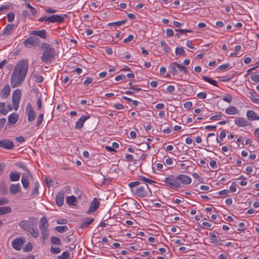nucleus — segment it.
<instances>
[{
	"mask_svg": "<svg viewBox=\"0 0 259 259\" xmlns=\"http://www.w3.org/2000/svg\"><path fill=\"white\" fill-rule=\"evenodd\" d=\"M61 251V249L59 247H53L51 246V252L52 253L57 254L59 253Z\"/></svg>",
	"mask_w": 259,
	"mask_h": 259,
	"instance_id": "nucleus-54",
	"label": "nucleus"
},
{
	"mask_svg": "<svg viewBox=\"0 0 259 259\" xmlns=\"http://www.w3.org/2000/svg\"><path fill=\"white\" fill-rule=\"evenodd\" d=\"M14 24H8L7 26L4 28V30L3 31V35L8 36L10 35L11 33L12 30L14 28Z\"/></svg>",
	"mask_w": 259,
	"mask_h": 259,
	"instance_id": "nucleus-24",
	"label": "nucleus"
},
{
	"mask_svg": "<svg viewBox=\"0 0 259 259\" xmlns=\"http://www.w3.org/2000/svg\"><path fill=\"white\" fill-rule=\"evenodd\" d=\"M40 44V39L36 37L30 36L23 42V44L27 48L37 47Z\"/></svg>",
	"mask_w": 259,
	"mask_h": 259,
	"instance_id": "nucleus-5",
	"label": "nucleus"
},
{
	"mask_svg": "<svg viewBox=\"0 0 259 259\" xmlns=\"http://www.w3.org/2000/svg\"><path fill=\"white\" fill-rule=\"evenodd\" d=\"M28 68L27 60H22L16 65L11 78L12 88L18 87L22 84L26 75Z\"/></svg>",
	"mask_w": 259,
	"mask_h": 259,
	"instance_id": "nucleus-1",
	"label": "nucleus"
},
{
	"mask_svg": "<svg viewBox=\"0 0 259 259\" xmlns=\"http://www.w3.org/2000/svg\"><path fill=\"white\" fill-rule=\"evenodd\" d=\"M33 245L31 243L28 242L23 249L24 252L30 251L32 250Z\"/></svg>",
	"mask_w": 259,
	"mask_h": 259,
	"instance_id": "nucleus-47",
	"label": "nucleus"
},
{
	"mask_svg": "<svg viewBox=\"0 0 259 259\" xmlns=\"http://www.w3.org/2000/svg\"><path fill=\"white\" fill-rule=\"evenodd\" d=\"M90 117V116L88 115L82 116L76 122L75 128L78 130L81 128L84 122Z\"/></svg>",
	"mask_w": 259,
	"mask_h": 259,
	"instance_id": "nucleus-18",
	"label": "nucleus"
},
{
	"mask_svg": "<svg viewBox=\"0 0 259 259\" xmlns=\"http://www.w3.org/2000/svg\"><path fill=\"white\" fill-rule=\"evenodd\" d=\"M235 123L239 126L244 127L249 125V122L244 118L237 117L235 119Z\"/></svg>",
	"mask_w": 259,
	"mask_h": 259,
	"instance_id": "nucleus-19",
	"label": "nucleus"
},
{
	"mask_svg": "<svg viewBox=\"0 0 259 259\" xmlns=\"http://www.w3.org/2000/svg\"><path fill=\"white\" fill-rule=\"evenodd\" d=\"M68 230V228L67 226H57L55 228V230L59 233H63Z\"/></svg>",
	"mask_w": 259,
	"mask_h": 259,
	"instance_id": "nucleus-39",
	"label": "nucleus"
},
{
	"mask_svg": "<svg viewBox=\"0 0 259 259\" xmlns=\"http://www.w3.org/2000/svg\"><path fill=\"white\" fill-rule=\"evenodd\" d=\"M140 184H141V183L140 182V181H135V182L130 183L129 184L128 186L131 188H132L133 187H136V186H137V187H138L139 186L141 185Z\"/></svg>",
	"mask_w": 259,
	"mask_h": 259,
	"instance_id": "nucleus-53",
	"label": "nucleus"
},
{
	"mask_svg": "<svg viewBox=\"0 0 259 259\" xmlns=\"http://www.w3.org/2000/svg\"><path fill=\"white\" fill-rule=\"evenodd\" d=\"M39 186V183L38 182H36L34 184V187L31 194V196H32L33 197H35L36 196L38 193Z\"/></svg>",
	"mask_w": 259,
	"mask_h": 259,
	"instance_id": "nucleus-34",
	"label": "nucleus"
},
{
	"mask_svg": "<svg viewBox=\"0 0 259 259\" xmlns=\"http://www.w3.org/2000/svg\"><path fill=\"white\" fill-rule=\"evenodd\" d=\"M229 64L227 63V64H223V65L220 66L218 67V69L222 70V71H225L229 67Z\"/></svg>",
	"mask_w": 259,
	"mask_h": 259,
	"instance_id": "nucleus-60",
	"label": "nucleus"
},
{
	"mask_svg": "<svg viewBox=\"0 0 259 259\" xmlns=\"http://www.w3.org/2000/svg\"><path fill=\"white\" fill-rule=\"evenodd\" d=\"M178 63L176 62H173L170 64V68L171 72L174 75L178 74V70L177 69Z\"/></svg>",
	"mask_w": 259,
	"mask_h": 259,
	"instance_id": "nucleus-33",
	"label": "nucleus"
},
{
	"mask_svg": "<svg viewBox=\"0 0 259 259\" xmlns=\"http://www.w3.org/2000/svg\"><path fill=\"white\" fill-rule=\"evenodd\" d=\"M251 79L253 81L256 82H259V75L258 74H253L251 76Z\"/></svg>",
	"mask_w": 259,
	"mask_h": 259,
	"instance_id": "nucleus-59",
	"label": "nucleus"
},
{
	"mask_svg": "<svg viewBox=\"0 0 259 259\" xmlns=\"http://www.w3.org/2000/svg\"><path fill=\"white\" fill-rule=\"evenodd\" d=\"M19 100H15L12 99V103L14 106V109L15 110H17L19 107Z\"/></svg>",
	"mask_w": 259,
	"mask_h": 259,
	"instance_id": "nucleus-56",
	"label": "nucleus"
},
{
	"mask_svg": "<svg viewBox=\"0 0 259 259\" xmlns=\"http://www.w3.org/2000/svg\"><path fill=\"white\" fill-rule=\"evenodd\" d=\"M50 241L52 244L56 245H60L61 243V239L56 236L51 237Z\"/></svg>",
	"mask_w": 259,
	"mask_h": 259,
	"instance_id": "nucleus-32",
	"label": "nucleus"
},
{
	"mask_svg": "<svg viewBox=\"0 0 259 259\" xmlns=\"http://www.w3.org/2000/svg\"><path fill=\"white\" fill-rule=\"evenodd\" d=\"M45 11L48 13L53 14L56 13L58 11L53 9L50 7H48L45 9Z\"/></svg>",
	"mask_w": 259,
	"mask_h": 259,
	"instance_id": "nucleus-61",
	"label": "nucleus"
},
{
	"mask_svg": "<svg viewBox=\"0 0 259 259\" xmlns=\"http://www.w3.org/2000/svg\"><path fill=\"white\" fill-rule=\"evenodd\" d=\"M34 218H32L33 220ZM34 225V223L32 220V221H27V220H23L20 222L19 226L21 228L23 229L25 231H28L31 227H32Z\"/></svg>",
	"mask_w": 259,
	"mask_h": 259,
	"instance_id": "nucleus-9",
	"label": "nucleus"
},
{
	"mask_svg": "<svg viewBox=\"0 0 259 259\" xmlns=\"http://www.w3.org/2000/svg\"><path fill=\"white\" fill-rule=\"evenodd\" d=\"M139 179L141 181L145 182V183L153 184L156 183L154 181L147 178L143 176H139Z\"/></svg>",
	"mask_w": 259,
	"mask_h": 259,
	"instance_id": "nucleus-42",
	"label": "nucleus"
},
{
	"mask_svg": "<svg viewBox=\"0 0 259 259\" xmlns=\"http://www.w3.org/2000/svg\"><path fill=\"white\" fill-rule=\"evenodd\" d=\"M177 68L181 71L183 72L184 74L187 75L189 74V71L188 69L178 63L177 64Z\"/></svg>",
	"mask_w": 259,
	"mask_h": 259,
	"instance_id": "nucleus-43",
	"label": "nucleus"
},
{
	"mask_svg": "<svg viewBox=\"0 0 259 259\" xmlns=\"http://www.w3.org/2000/svg\"><path fill=\"white\" fill-rule=\"evenodd\" d=\"M0 193L2 195H7L8 193L7 188L5 183H2L0 185Z\"/></svg>",
	"mask_w": 259,
	"mask_h": 259,
	"instance_id": "nucleus-37",
	"label": "nucleus"
},
{
	"mask_svg": "<svg viewBox=\"0 0 259 259\" xmlns=\"http://www.w3.org/2000/svg\"><path fill=\"white\" fill-rule=\"evenodd\" d=\"M99 205L100 202L98 199L97 198H94L90 203V207L87 211V213L88 214H90L95 212L99 208Z\"/></svg>",
	"mask_w": 259,
	"mask_h": 259,
	"instance_id": "nucleus-8",
	"label": "nucleus"
},
{
	"mask_svg": "<svg viewBox=\"0 0 259 259\" xmlns=\"http://www.w3.org/2000/svg\"><path fill=\"white\" fill-rule=\"evenodd\" d=\"M11 208L9 206H3L0 207V215L8 214L11 212Z\"/></svg>",
	"mask_w": 259,
	"mask_h": 259,
	"instance_id": "nucleus-30",
	"label": "nucleus"
},
{
	"mask_svg": "<svg viewBox=\"0 0 259 259\" xmlns=\"http://www.w3.org/2000/svg\"><path fill=\"white\" fill-rule=\"evenodd\" d=\"M18 115L15 113H12L8 117V123L10 125L15 124L18 120Z\"/></svg>",
	"mask_w": 259,
	"mask_h": 259,
	"instance_id": "nucleus-22",
	"label": "nucleus"
},
{
	"mask_svg": "<svg viewBox=\"0 0 259 259\" xmlns=\"http://www.w3.org/2000/svg\"><path fill=\"white\" fill-rule=\"evenodd\" d=\"M21 90L20 89H17L13 93L12 99L20 101L21 99Z\"/></svg>",
	"mask_w": 259,
	"mask_h": 259,
	"instance_id": "nucleus-27",
	"label": "nucleus"
},
{
	"mask_svg": "<svg viewBox=\"0 0 259 259\" xmlns=\"http://www.w3.org/2000/svg\"><path fill=\"white\" fill-rule=\"evenodd\" d=\"M15 17V15L13 13L10 12L7 14L8 21L10 22H12Z\"/></svg>",
	"mask_w": 259,
	"mask_h": 259,
	"instance_id": "nucleus-52",
	"label": "nucleus"
},
{
	"mask_svg": "<svg viewBox=\"0 0 259 259\" xmlns=\"http://www.w3.org/2000/svg\"><path fill=\"white\" fill-rule=\"evenodd\" d=\"M135 195L140 198H144L151 193L150 188L146 183L142 184L139 186L135 191Z\"/></svg>",
	"mask_w": 259,
	"mask_h": 259,
	"instance_id": "nucleus-3",
	"label": "nucleus"
},
{
	"mask_svg": "<svg viewBox=\"0 0 259 259\" xmlns=\"http://www.w3.org/2000/svg\"><path fill=\"white\" fill-rule=\"evenodd\" d=\"M67 17L66 15H54L50 17H48V21L49 23H62L64 21V18Z\"/></svg>",
	"mask_w": 259,
	"mask_h": 259,
	"instance_id": "nucleus-7",
	"label": "nucleus"
},
{
	"mask_svg": "<svg viewBox=\"0 0 259 259\" xmlns=\"http://www.w3.org/2000/svg\"><path fill=\"white\" fill-rule=\"evenodd\" d=\"M64 192L60 191L57 195L56 198V203L58 206H61L64 203Z\"/></svg>",
	"mask_w": 259,
	"mask_h": 259,
	"instance_id": "nucleus-15",
	"label": "nucleus"
},
{
	"mask_svg": "<svg viewBox=\"0 0 259 259\" xmlns=\"http://www.w3.org/2000/svg\"><path fill=\"white\" fill-rule=\"evenodd\" d=\"M95 219L93 218H83L80 220V224L79 225V228L83 229L88 228L90 225L93 223L94 222Z\"/></svg>",
	"mask_w": 259,
	"mask_h": 259,
	"instance_id": "nucleus-11",
	"label": "nucleus"
},
{
	"mask_svg": "<svg viewBox=\"0 0 259 259\" xmlns=\"http://www.w3.org/2000/svg\"><path fill=\"white\" fill-rule=\"evenodd\" d=\"M43 119H44V114L40 113L38 115L37 119L36 122V126L37 127H38L41 124V123L43 121Z\"/></svg>",
	"mask_w": 259,
	"mask_h": 259,
	"instance_id": "nucleus-45",
	"label": "nucleus"
},
{
	"mask_svg": "<svg viewBox=\"0 0 259 259\" xmlns=\"http://www.w3.org/2000/svg\"><path fill=\"white\" fill-rule=\"evenodd\" d=\"M26 113L28 116V121L32 122L35 120L36 113L32 105L29 103L27 104L26 107Z\"/></svg>",
	"mask_w": 259,
	"mask_h": 259,
	"instance_id": "nucleus-6",
	"label": "nucleus"
},
{
	"mask_svg": "<svg viewBox=\"0 0 259 259\" xmlns=\"http://www.w3.org/2000/svg\"><path fill=\"white\" fill-rule=\"evenodd\" d=\"M25 241V239L23 238H16L13 241L12 246L16 250H20Z\"/></svg>",
	"mask_w": 259,
	"mask_h": 259,
	"instance_id": "nucleus-10",
	"label": "nucleus"
},
{
	"mask_svg": "<svg viewBox=\"0 0 259 259\" xmlns=\"http://www.w3.org/2000/svg\"><path fill=\"white\" fill-rule=\"evenodd\" d=\"M39 228L40 231L49 229L48 221L46 217H42L39 221Z\"/></svg>",
	"mask_w": 259,
	"mask_h": 259,
	"instance_id": "nucleus-17",
	"label": "nucleus"
},
{
	"mask_svg": "<svg viewBox=\"0 0 259 259\" xmlns=\"http://www.w3.org/2000/svg\"><path fill=\"white\" fill-rule=\"evenodd\" d=\"M246 115L249 120H259V116L253 110H248L247 112Z\"/></svg>",
	"mask_w": 259,
	"mask_h": 259,
	"instance_id": "nucleus-20",
	"label": "nucleus"
},
{
	"mask_svg": "<svg viewBox=\"0 0 259 259\" xmlns=\"http://www.w3.org/2000/svg\"><path fill=\"white\" fill-rule=\"evenodd\" d=\"M210 166L214 169L217 168V162L215 160H211L209 163Z\"/></svg>",
	"mask_w": 259,
	"mask_h": 259,
	"instance_id": "nucleus-64",
	"label": "nucleus"
},
{
	"mask_svg": "<svg viewBox=\"0 0 259 259\" xmlns=\"http://www.w3.org/2000/svg\"><path fill=\"white\" fill-rule=\"evenodd\" d=\"M41 48L43 50L42 55L40 57L42 62H47L55 57V49L51 45L47 43L41 44Z\"/></svg>",
	"mask_w": 259,
	"mask_h": 259,
	"instance_id": "nucleus-2",
	"label": "nucleus"
},
{
	"mask_svg": "<svg viewBox=\"0 0 259 259\" xmlns=\"http://www.w3.org/2000/svg\"><path fill=\"white\" fill-rule=\"evenodd\" d=\"M67 202L71 205H74V203L76 201V198L74 196H71L66 198Z\"/></svg>",
	"mask_w": 259,
	"mask_h": 259,
	"instance_id": "nucleus-44",
	"label": "nucleus"
},
{
	"mask_svg": "<svg viewBox=\"0 0 259 259\" xmlns=\"http://www.w3.org/2000/svg\"><path fill=\"white\" fill-rule=\"evenodd\" d=\"M207 96V94L204 92H200L197 95V97L200 99H205Z\"/></svg>",
	"mask_w": 259,
	"mask_h": 259,
	"instance_id": "nucleus-58",
	"label": "nucleus"
},
{
	"mask_svg": "<svg viewBox=\"0 0 259 259\" xmlns=\"http://www.w3.org/2000/svg\"><path fill=\"white\" fill-rule=\"evenodd\" d=\"M164 182L171 189H176L181 188V185L178 183V176L171 175L165 179Z\"/></svg>",
	"mask_w": 259,
	"mask_h": 259,
	"instance_id": "nucleus-4",
	"label": "nucleus"
},
{
	"mask_svg": "<svg viewBox=\"0 0 259 259\" xmlns=\"http://www.w3.org/2000/svg\"><path fill=\"white\" fill-rule=\"evenodd\" d=\"M28 232L33 238H36L39 236V231L34 225Z\"/></svg>",
	"mask_w": 259,
	"mask_h": 259,
	"instance_id": "nucleus-25",
	"label": "nucleus"
},
{
	"mask_svg": "<svg viewBox=\"0 0 259 259\" xmlns=\"http://www.w3.org/2000/svg\"><path fill=\"white\" fill-rule=\"evenodd\" d=\"M192 106V103L191 102H186L184 103V107L187 109H190Z\"/></svg>",
	"mask_w": 259,
	"mask_h": 259,
	"instance_id": "nucleus-63",
	"label": "nucleus"
},
{
	"mask_svg": "<svg viewBox=\"0 0 259 259\" xmlns=\"http://www.w3.org/2000/svg\"><path fill=\"white\" fill-rule=\"evenodd\" d=\"M70 257V254L67 251H64L60 255H59L57 257L59 259H68Z\"/></svg>",
	"mask_w": 259,
	"mask_h": 259,
	"instance_id": "nucleus-46",
	"label": "nucleus"
},
{
	"mask_svg": "<svg viewBox=\"0 0 259 259\" xmlns=\"http://www.w3.org/2000/svg\"><path fill=\"white\" fill-rule=\"evenodd\" d=\"M93 82V78L91 77H87L86 80L84 81L83 84L84 85L87 86L89 85L90 83Z\"/></svg>",
	"mask_w": 259,
	"mask_h": 259,
	"instance_id": "nucleus-62",
	"label": "nucleus"
},
{
	"mask_svg": "<svg viewBox=\"0 0 259 259\" xmlns=\"http://www.w3.org/2000/svg\"><path fill=\"white\" fill-rule=\"evenodd\" d=\"M202 79L205 81H207L208 82H209V83L214 85V86H216V87H218V83H217V81L214 80H213L212 79H211V78H209V77H208L206 76H202Z\"/></svg>",
	"mask_w": 259,
	"mask_h": 259,
	"instance_id": "nucleus-36",
	"label": "nucleus"
},
{
	"mask_svg": "<svg viewBox=\"0 0 259 259\" xmlns=\"http://www.w3.org/2000/svg\"><path fill=\"white\" fill-rule=\"evenodd\" d=\"M176 54L177 55H181L182 56H185L186 55L185 50L182 47H178L176 48Z\"/></svg>",
	"mask_w": 259,
	"mask_h": 259,
	"instance_id": "nucleus-38",
	"label": "nucleus"
},
{
	"mask_svg": "<svg viewBox=\"0 0 259 259\" xmlns=\"http://www.w3.org/2000/svg\"><path fill=\"white\" fill-rule=\"evenodd\" d=\"M126 20L114 22L112 23H109L108 24V26H119L121 25L124 24L126 22Z\"/></svg>",
	"mask_w": 259,
	"mask_h": 259,
	"instance_id": "nucleus-40",
	"label": "nucleus"
},
{
	"mask_svg": "<svg viewBox=\"0 0 259 259\" xmlns=\"http://www.w3.org/2000/svg\"><path fill=\"white\" fill-rule=\"evenodd\" d=\"M160 45L163 48V50L165 52L168 53L169 52L170 49L165 42L161 41Z\"/></svg>",
	"mask_w": 259,
	"mask_h": 259,
	"instance_id": "nucleus-50",
	"label": "nucleus"
},
{
	"mask_svg": "<svg viewBox=\"0 0 259 259\" xmlns=\"http://www.w3.org/2000/svg\"><path fill=\"white\" fill-rule=\"evenodd\" d=\"M249 94L251 95L250 100L254 103L259 104V99L254 97V95L256 94L255 92H249Z\"/></svg>",
	"mask_w": 259,
	"mask_h": 259,
	"instance_id": "nucleus-41",
	"label": "nucleus"
},
{
	"mask_svg": "<svg viewBox=\"0 0 259 259\" xmlns=\"http://www.w3.org/2000/svg\"><path fill=\"white\" fill-rule=\"evenodd\" d=\"M14 146V143L10 140L6 139L0 141V147L3 148L12 149Z\"/></svg>",
	"mask_w": 259,
	"mask_h": 259,
	"instance_id": "nucleus-13",
	"label": "nucleus"
},
{
	"mask_svg": "<svg viewBox=\"0 0 259 259\" xmlns=\"http://www.w3.org/2000/svg\"><path fill=\"white\" fill-rule=\"evenodd\" d=\"M133 39H134L133 35L130 34L128 35V36L127 38H125L123 40V42L124 44H126V43L132 41Z\"/></svg>",
	"mask_w": 259,
	"mask_h": 259,
	"instance_id": "nucleus-57",
	"label": "nucleus"
},
{
	"mask_svg": "<svg viewBox=\"0 0 259 259\" xmlns=\"http://www.w3.org/2000/svg\"><path fill=\"white\" fill-rule=\"evenodd\" d=\"M178 183L181 185H188L191 182V179L184 175H178Z\"/></svg>",
	"mask_w": 259,
	"mask_h": 259,
	"instance_id": "nucleus-12",
	"label": "nucleus"
},
{
	"mask_svg": "<svg viewBox=\"0 0 259 259\" xmlns=\"http://www.w3.org/2000/svg\"><path fill=\"white\" fill-rule=\"evenodd\" d=\"M40 232L42 235L41 239H42V242L43 243H45V239L47 238L49 235V229L40 231Z\"/></svg>",
	"mask_w": 259,
	"mask_h": 259,
	"instance_id": "nucleus-35",
	"label": "nucleus"
},
{
	"mask_svg": "<svg viewBox=\"0 0 259 259\" xmlns=\"http://www.w3.org/2000/svg\"><path fill=\"white\" fill-rule=\"evenodd\" d=\"M9 200L5 197L0 198V205H3L8 204Z\"/></svg>",
	"mask_w": 259,
	"mask_h": 259,
	"instance_id": "nucleus-55",
	"label": "nucleus"
},
{
	"mask_svg": "<svg viewBox=\"0 0 259 259\" xmlns=\"http://www.w3.org/2000/svg\"><path fill=\"white\" fill-rule=\"evenodd\" d=\"M32 75L35 79V81L37 83H41L44 80L43 77L37 72L32 73Z\"/></svg>",
	"mask_w": 259,
	"mask_h": 259,
	"instance_id": "nucleus-31",
	"label": "nucleus"
},
{
	"mask_svg": "<svg viewBox=\"0 0 259 259\" xmlns=\"http://www.w3.org/2000/svg\"><path fill=\"white\" fill-rule=\"evenodd\" d=\"M209 237L211 240V243L215 244L217 245L221 246L222 245L221 243V240L220 237L213 232H210L209 233Z\"/></svg>",
	"mask_w": 259,
	"mask_h": 259,
	"instance_id": "nucleus-14",
	"label": "nucleus"
},
{
	"mask_svg": "<svg viewBox=\"0 0 259 259\" xmlns=\"http://www.w3.org/2000/svg\"><path fill=\"white\" fill-rule=\"evenodd\" d=\"M10 87L9 85H5L2 91V98L3 99L7 98L10 94Z\"/></svg>",
	"mask_w": 259,
	"mask_h": 259,
	"instance_id": "nucleus-23",
	"label": "nucleus"
},
{
	"mask_svg": "<svg viewBox=\"0 0 259 259\" xmlns=\"http://www.w3.org/2000/svg\"><path fill=\"white\" fill-rule=\"evenodd\" d=\"M20 174L11 172L10 175V179L11 181H17L20 179Z\"/></svg>",
	"mask_w": 259,
	"mask_h": 259,
	"instance_id": "nucleus-29",
	"label": "nucleus"
},
{
	"mask_svg": "<svg viewBox=\"0 0 259 259\" xmlns=\"http://www.w3.org/2000/svg\"><path fill=\"white\" fill-rule=\"evenodd\" d=\"M20 190V185L19 183L16 184H13L10 187V192L13 195L18 193Z\"/></svg>",
	"mask_w": 259,
	"mask_h": 259,
	"instance_id": "nucleus-21",
	"label": "nucleus"
},
{
	"mask_svg": "<svg viewBox=\"0 0 259 259\" xmlns=\"http://www.w3.org/2000/svg\"><path fill=\"white\" fill-rule=\"evenodd\" d=\"M225 112L229 115H235L238 113V110L236 107L230 106L226 109Z\"/></svg>",
	"mask_w": 259,
	"mask_h": 259,
	"instance_id": "nucleus-26",
	"label": "nucleus"
},
{
	"mask_svg": "<svg viewBox=\"0 0 259 259\" xmlns=\"http://www.w3.org/2000/svg\"><path fill=\"white\" fill-rule=\"evenodd\" d=\"M140 146H141V148L144 151L149 150L150 148V146L147 142H143Z\"/></svg>",
	"mask_w": 259,
	"mask_h": 259,
	"instance_id": "nucleus-48",
	"label": "nucleus"
},
{
	"mask_svg": "<svg viewBox=\"0 0 259 259\" xmlns=\"http://www.w3.org/2000/svg\"><path fill=\"white\" fill-rule=\"evenodd\" d=\"M21 182L24 189H27L29 186V181L27 176L23 175L21 178Z\"/></svg>",
	"mask_w": 259,
	"mask_h": 259,
	"instance_id": "nucleus-28",
	"label": "nucleus"
},
{
	"mask_svg": "<svg viewBox=\"0 0 259 259\" xmlns=\"http://www.w3.org/2000/svg\"><path fill=\"white\" fill-rule=\"evenodd\" d=\"M5 104L4 102L0 103V113L6 114L7 111L5 110Z\"/></svg>",
	"mask_w": 259,
	"mask_h": 259,
	"instance_id": "nucleus-51",
	"label": "nucleus"
},
{
	"mask_svg": "<svg viewBox=\"0 0 259 259\" xmlns=\"http://www.w3.org/2000/svg\"><path fill=\"white\" fill-rule=\"evenodd\" d=\"M30 34L33 35L37 36H39L41 38L46 39L47 38V32L46 30L42 29L40 30H32L30 31Z\"/></svg>",
	"mask_w": 259,
	"mask_h": 259,
	"instance_id": "nucleus-16",
	"label": "nucleus"
},
{
	"mask_svg": "<svg viewBox=\"0 0 259 259\" xmlns=\"http://www.w3.org/2000/svg\"><path fill=\"white\" fill-rule=\"evenodd\" d=\"M99 8L100 7L95 2L92 3L90 6V9L94 12H97Z\"/></svg>",
	"mask_w": 259,
	"mask_h": 259,
	"instance_id": "nucleus-49",
	"label": "nucleus"
}]
</instances>
